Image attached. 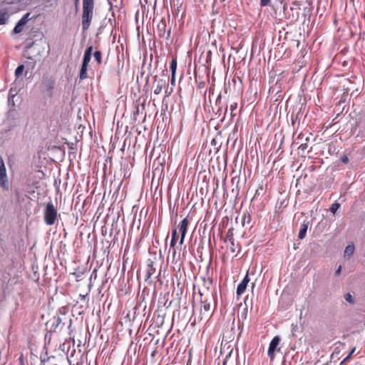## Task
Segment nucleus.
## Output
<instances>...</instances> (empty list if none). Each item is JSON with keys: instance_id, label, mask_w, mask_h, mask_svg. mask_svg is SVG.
I'll return each instance as SVG.
<instances>
[{"instance_id": "nucleus-34", "label": "nucleus", "mask_w": 365, "mask_h": 365, "mask_svg": "<svg viewBox=\"0 0 365 365\" xmlns=\"http://www.w3.org/2000/svg\"><path fill=\"white\" fill-rule=\"evenodd\" d=\"M341 266H339V267H338V269L336 270V272H335V274H336V275H339V274H340V272H341Z\"/></svg>"}, {"instance_id": "nucleus-39", "label": "nucleus", "mask_w": 365, "mask_h": 365, "mask_svg": "<svg viewBox=\"0 0 365 365\" xmlns=\"http://www.w3.org/2000/svg\"><path fill=\"white\" fill-rule=\"evenodd\" d=\"M355 351V347H354L351 351L349 353H351V355L353 354V353Z\"/></svg>"}, {"instance_id": "nucleus-19", "label": "nucleus", "mask_w": 365, "mask_h": 365, "mask_svg": "<svg viewBox=\"0 0 365 365\" xmlns=\"http://www.w3.org/2000/svg\"><path fill=\"white\" fill-rule=\"evenodd\" d=\"M246 284H244L242 282H240L237 288V295L238 297L241 296L245 291L247 288Z\"/></svg>"}, {"instance_id": "nucleus-21", "label": "nucleus", "mask_w": 365, "mask_h": 365, "mask_svg": "<svg viewBox=\"0 0 365 365\" xmlns=\"http://www.w3.org/2000/svg\"><path fill=\"white\" fill-rule=\"evenodd\" d=\"M170 69L172 72V76H175L177 70V60L175 58H173L170 62Z\"/></svg>"}, {"instance_id": "nucleus-37", "label": "nucleus", "mask_w": 365, "mask_h": 365, "mask_svg": "<svg viewBox=\"0 0 365 365\" xmlns=\"http://www.w3.org/2000/svg\"><path fill=\"white\" fill-rule=\"evenodd\" d=\"M172 92H173V89H171L170 91H168V89L165 90V93H166L167 96H170Z\"/></svg>"}, {"instance_id": "nucleus-30", "label": "nucleus", "mask_w": 365, "mask_h": 365, "mask_svg": "<svg viewBox=\"0 0 365 365\" xmlns=\"http://www.w3.org/2000/svg\"><path fill=\"white\" fill-rule=\"evenodd\" d=\"M230 244H231L230 250L232 252H235V241H232V243H230Z\"/></svg>"}, {"instance_id": "nucleus-26", "label": "nucleus", "mask_w": 365, "mask_h": 365, "mask_svg": "<svg viewBox=\"0 0 365 365\" xmlns=\"http://www.w3.org/2000/svg\"><path fill=\"white\" fill-rule=\"evenodd\" d=\"M344 299H346V301H347L349 303L352 304L354 302V297H352V295L350 293H346L344 295Z\"/></svg>"}, {"instance_id": "nucleus-32", "label": "nucleus", "mask_w": 365, "mask_h": 365, "mask_svg": "<svg viewBox=\"0 0 365 365\" xmlns=\"http://www.w3.org/2000/svg\"><path fill=\"white\" fill-rule=\"evenodd\" d=\"M351 356V353H349L348 354V356L341 361V364L346 362V361H348Z\"/></svg>"}, {"instance_id": "nucleus-13", "label": "nucleus", "mask_w": 365, "mask_h": 365, "mask_svg": "<svg viewBox=\"0 0 365 365\" xmlns=\"http://www.w3.org/2000/svg\"><path fill=\"white\" fill-rule=\"evenodd\" d=\"M9 17V15L6 9H0V25L5 24L7 22Z\"/></svg>"}, {"instance_id": "nucleus-4", "label": "nucleus", "mask_w": 365, "mask_h": 365, "mask_svg": "<svg viewBox=\"0 0 365 365\" xmlns=\"http://www.w3.org/2000/svg\"><path fill=\"white\" fill-rule=\"evenodd\" d=\"M0 187L4 190L9 189L6 170L1 158H0Z\"/></svg>"}, {"instance_id": "nucleus-16", "label": "nucleus", "mask_w": 365, "mask_h": 365, "mask_svg": "<svg viewBox=\"0 0 365 365\" xmlns=\"http://www.w3.org/2000/svg\"><path fill=\"white\" fill-rule=\"evenodd\" d=\"M251 215L248 212L243 213L242 219V225L244 227L245 224H250L251 222Z\"/></svg>"}, {"instance_id": "nucleus-35", "label": "nucleus", "mask_w": 365, "mask_h": 365, "mask_svg": "<svg viewBox=\"0 0 365 365\" xmlns=\"http://www.w3.org/2000/svg\"><path fill=\"white\" fill-rule=\"evenodd\" d=\"M185 235H183V237H182V235H181V237H180V245H182V244H183V242H184V240H185Z\"/></svg>"}, {"instance_id": "nucleus-14", "label": "nucleus", "mask_w": 365, "mask_h": 365, "mask_svg": "<svg viewBox=\"0 0 365 365\" xmlns=\"http://www.w3.org/2000/svg\"><path fill=\"white\" fill-rule=\"evenodd\" d=\"M87 68L88 65L82 64L79 73V78L81 80H84L88 77L87 73Z\"/></svg>"}, {"instance_id": "nucleus-40", "label": "nucleus", "mask_w": 365, "mask_h": 365, "mask_svg": "<svg viewBox=\"0 0 365 365\" xmlns=\"http://www.w3.org/2000/svg\"><path fill=\"white\" fill-rule=\"evenodd\" d=\"M170 34V30H169L168 32V36H169Z\"/></svg>"}, {"instance_id": "nucleus-18", "label": "nucleus", "mask_w": 365, "mask_h": 365, "mask_svg": "<svg viewBox=\"0 0 365 365\" xmlns=\"http://www.w3.org/2000/svg\"><path fill=\"white\" fill-rule=\"evenodd\" d=\"M230 242V243H232V241H235L234 240V228L231 227L228 230L226 237L225 240V242Z\"/></svg>"}, {"instance_id": "nucleus-28", "label": "nucleus", "mask_w": 365, "mask_h": 365, "mask_svg": "<svg viewBox=\"0 0 365 365\" xmlns=\"http://www.w3.org/2000/svg\"><path fill=\"white\" fill-rule=\"evenodd\" d=\"M249 282H250V277L248 276V274L247 273V274L245 276L244 279H242V281L241 282L246 284V285H247Z\"/></svg>"}, {"instance_id": "nucleus-1", "label": "nucleus", "mask_w": 365, "mask_h": 365, "mask_svg": "<svg viewBox=\"0 0 365 365\" xmlns=\"http://www.w3.org/2000/svg\"><path fill=\"white\" fill-rule=\"evenodd\" d=\"M94 0H83V11L81 16V24L83 31H86L93 18Z\"/></svg>"}, {"instance_id": "nucleus-10", "label": "nucleus", "mask_w": 365, "mask_h": 365, "mask_svg": "<svg viewBox=\"0 0 365 365\" xmlns=\"http://www.w3.org/2000/svg\"><path fill=\"white\" fill-rule=\"evenodd\" d=\"M189 225V220L187 217L184 218L179 224L178 227L181 235H185Z\"/></svg>"}, {"instance_id": "nucleus-12", "label": "nucleus", "mask_w": 365, "mask_h": 365, "mask_svg": "<svg viewBox=\"0 0 365 365\" xmlns=\"http://www.w3.org/2000/svg\"><path fill=\"white\" fill-rule=\"evenodd\" d=\"M155 272V269L153 267V261L149 259L148 261V268L146 270L145 277L146 279H150Z\"/></svg>"}, {"instance_id": "nucleus-6", "label": "nucleus", "mask_w": 365, "mask_h": 365, "mask_svg": "<svg viewBox=\"0 0 365 365\" xmlns=\"http://www.w3.org/2000/svg\"><path fill=\"white\" fill-rule=\"evenodd\" d=\"M30 13H26L24 16L18 21L16 25L15 26L13 32L14 34H19L23 31L24 26L26 24V23L30 19Z\"/></svg>"}, {"instance_id": "nucleus-29", "label": "nucleus", "mask_w": 365, "mask_h": 365, "mask_svg": "<svg viewBox=\"0 0 365 365\" xmlns=\"http://www.w3.org/2000/svg\"><path fill=\"white\" fill-rule=\"evenodd\" d=\"M341 161L344 163H347L349 162V158L346 155H344L341 158Z\"/></svg>"}, {"instance_id": "nucleus-15", "label": "nucleus", "mask_w": 365, "mask_h": 365, "mask_svg": "<svg viewBox=\"0 0 365 365\" xmlns=\"http://www.w3.org/2000/svg\"><path fill=\"white\" fill-rule=\"evenodd\" d=\"M355 250V247L354 244L348 245L344 250V256L345 257H350L351 256Z\"/></svg>"}, {"instance_id": "nucleus-27", "label": "nucleus", "mask_w": 365, "mask_h": 365, "mask_svg": "<svg viewBox=\"0 0 365 365\" xmlns=\"http://www.w3.org/2000/svg\"><path fill=\"white\" fill-rule=\"evenodd\" d=\"M271 3V0H260L259 4L261 7H264L267 6H269Z\"/></svg>"}, {"instance_id": "nucleus-7", "label": "nucleus", "mask_w": 365, "mask_h": 365, "mask_svg": "<svg viewBox=\"0 0 365 365\" xmlns=\"http://www.w3.org/2000/svg\"><path fill=\"white\" fill-rule=\"evenodd\" d=\"M279 337L278 336H276L272 339L269 344L267 354L271 360H273L274 358V352L277 349V346L279 344Z\"/></svg>"}, {"instance_id": "nucleus-25", "label": "nucleus", "mask_w": 365, "mask_h": 365, "mask_svg": "<svg viewBox=\"0 0 365 365\" xmlns=\"http://www.w3.org/2000/svg\"><path fill=\"white\" fill-rule=\"evenodd\" d=\"M340 207V204L338 203V202H334L331 205V207H330V211L334 214L336 210L339 208Z\"/></svg>"}, {"instance_id": "nucleus-8", "label": "nucleus", "mask_w": 365, "mask_h": 365, "mask_svg": "<svg viewBox=\"0 0 365 365\" xmlns=\"http://www.w3.org/2000/svg\"><path fill=\"white\" fill-rule=\"evenodd\" d=\"M166 21L164 19H163L160 21L156 28L157 33L159 37H163L165 36L166 32Z\"/></svg>"}, {"instance_id": "nucleus-38", "label": "nucleus", "mask_w": 365, "mask_h": 365, "mask_svg": "<svg viewBox=\"0 0 365 365\" xmlns=\"http://www.w3.org/2000/svg\"><path fill=\"white\" fill-rule=\"evenodd\" d=\"M74 1L76 6H77L78 5L79 0H74Z\"/></svg>"}, {"instance_id": "nucleus-31", "label": "nucleus", "mask_w": 365, "mask_h": 365, "mask_svg": "<svg viewBox=\"0 0 365 365\" xmlns=\"http://www.w3.org/2000/svg\"><path fill=\"white\" fill-rule=\"evenodd\" d=\"M170 83L173 86H175V76H172Z\"/></svg>"}, {"instance_id": "nucleus-9", "label": "nucleus", "mask_w": 365, "mask_h": 365, "mask_svg": "<svg viewBox=\"0 0 365 365\" xmlns=\"http://www.w3.org/2000/svg\"><path fill=\"white\" fill-rule=\"evenodd\" d=\"M43 90L48 93H51L54 88V81L50 78L43 80Z\"/></svg>"}, {"instance_id": "nucleus-24", "label": "nucleus", "mask_w": 365, "mask_h": 365, "mask_svg": "<svg viewBox=\"0 0 365 365\" xmlns=\"http://www.w3.org/2000/svg\"><path fill=\"white\" fill-rule=\"evenodd\" d=\"M24 65H20L16 68V69L15 71V75L16 77H19V76L21 75V73L24 71Z\"/></svg>"}, {"instance_id": "nucleus-23", "label": "nucleus", "mask_w": 365, "mask_h": 365, "mask_svg": "<svg viewBox=\"0 0 365 365\" xmlns=\"http://www.w3.org/2000/svg\"><path fill=\"white\" fill-rule=\"evenodd\" d=\"M237 102H235L232 104H230V115L232 118H233L234 116H235V113H234V111L237 109Z\"/></svg>"}, {"instance_id": "nucleus-20", "label": "nucleus", "mask_w": 365, "mask_h": 365, "mask_svg": "<svg viewBox=\"0 0 365 365\" xmlns=\"http://www.w3.org/2000/svg\"><path fill=\"white\" fill-rule=\"evenodd\" d=\"M178 239V232L176 229L172 230V239L170 241V247H174Z\"/></svg>"}, {"instance_id": "nucleus-5", "label": "nucleus", "mask_w": 365, "mask_h": 365, "mask_svg": "<svg viewBox=\"0 0 365 365\" xmlns=\"http://www.w3.org/2000/svg\"><path fill=\"white\" fill-rule=\"evenodd\" d=\"M168 78L165 76L164 78L157 79L156 76L155 77V81L153 82V93L155 95H159L163 88H165L168 86Z\"/></svg>"}, {"instance_id": "nucleus-17", "label": "nucleus", "mask_w": 365, "mask_h": 365, "mask_svg": "<svg viewBox=\"0 0 365 365\" xmlns=\"http://www.w3.org/2000/svg\"><path fill=\"white\" fill-rule=\"evenodd\" d=\"M308 229V225L307 224H302L298 235V237L301 240L304 239L306 236V233Z\"/></svg>"}, {"instance_id": "nucleus-22", "label": "nucleus", "mask_w": 365, "mask_h": 365, "mask_svg": "<svg viewBox=\"0 0 365 365\" xmlns=\"http://www.w3.org/2000/svg\"><path fill=\"white\" fill-rule=\"evenodd\" d=\"M94 58L98 62V64H101L102 63V53L100 51H96L94 52Z\"/></svg>"}, {"instance_id": "nucleus-2", "label": "nucleus", "mask_w": 365, "mask_h": 365, "mask_svg": "<svg viewBox=\"0 0 365 365\" xmlns=\"http://www.w3.org/2000/svg\"><path fill=\"white\" fill-rule=\"evenodd\" d=\"M58 219V212L52 202H49L46 205L43 211V220L47 225H53Z\"/></svg>"}, {"instance_id": "nucleus-36", "label": "nucleus", "mask_w": 365, "mask_h": 365, "mask_svg": "<svg viewBox=\"0 0 365 365\" xmlns=\"http://www.w3.org/2000/svg\"><path fill=\"white\" fill-rule=\"evenodd\" d=\"M86 294H80L79 297H81V300L85 301L86 299Z\"/></svg>"}, {"instance_id": "nucleus-11", "label": "nucleus", "mask_w": 365, "mask_h": 365, "mask_svg": "<svg viewBox=\"0 0 365 365\" xmlns=\"http://www.w3.org/2000/svg\"><path fill=\"white\" fill-rule=\"evenodd\" d=\"M92 51H93V46H91L88 47L86 49L84 55H83V59L82 64L88 65V63L91 59Z\"/></svg>"}, {"instance_id": "nucleus-3", "label": "nucleus", "mask_w": 365, "mask_h": 365, "mask_svg": "<svg viewBox=\"0 0 365 365\" xmlns=\"http://www.w3.org/2000/svg\"><path fill=\"white\" fill-rule=\"evenodd\" d=\"M201 309H200V320H202L203 318H207L210 317L212 314L211 311V304L210 302L207 299L201 298Z\"/></svg>"}, {"instance_id": "nucleus-33", "label": "nucleus", "mask_w": 365, "mask_h": 365, "mask_svg": "<svg viewBox=\"0 0 365 365\" xmlns=\"http://www.w3.org/2000/svg\"><path fill=\"white\" fill-rule=\"evenodd\" d=\"M307 145L306 143H303V144H302V145L299 146V149H302V150H305V149L307 148Z\"/></svg>"}]
</instances>
